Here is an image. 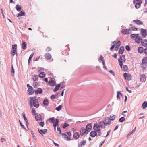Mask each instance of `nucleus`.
Masks as SVG:
<instances>
[{"label":"nucleus","instance_id":"f257e3e1","mask_svg":"<svg viewBox=\"0 0 147 147\" xmlns=\"http://www.w3.org/2000/svg\"><path fill=\"white\" fill-rule=\"evenodd\" d=\"M35 98H36V97H30L29 99H30V101H32V102L33 104V106L38 108L39 107L40 105L38 100L37 99H34Z\"/></svg>","mask_w":147,"mask_h":147},{"label":"nucleus","instance_id":"f03ea898","mask_svg":"<svg viewBox=\"0 0 147 147\" xmlns=\"http://www.w3.org/2000/svg\"><path fill=\"white\" fill-rule=\"evenodd\" d=\"M131 30L130 29H123L122 30L121 32L124 34H128L131 33Z\"/></svg>","mask_w":147,"mask_h":147},{"label":"nucleus","instance_id":"7ed1b4c3","mask_svg":"<svg viewBox=\"0 0 147 147\" xmlns=\"http://www.w3.org/2000/svg\"><path fill=\"white\" fill-rule=\"evenodd\" d=\"M92 125L91 123H90L88 124L86 126V130L87 131V133L86 134H88L89 132L92 129Z\"/></svg>","mask_w":147,"mask_h":147},{"label":"nucleus","instance_id":"20e7f679","mask_svg":"<svg viewBox=\"0 0 147 147\" xmlns=\"http://www.w3.org/2000/svg\"><path fill=\"white\" fill-rule=\"evenodd\" d=\"M141 32L142 35L144 37H145L147 35V30L146 29H141Z\"/></svg>","mask_w":147,"mask_h":147},{"label":"nucleus","instance_id":"39448f33","mask_svg":"<svg viewBox=\"0 0 147 147\" xmlns=\"http://www.w3.org/2000/svg\"><path fill=\"white\" fill-rule=\"evenodd\" d=\"M100 128L104 129L105 128V126L107 125L105 124V121H101L99 122L98 123Z\"/></svg>","mask_w":147,"mask_h":147},{"label":"nucleus","instance_id":"423d86ee","mask_svg":"<svg viewBox=\"0 0 147 147\" xmlns=\"http://www.w3.org/2000/svg\"><path fill=\"white\" fill-rule=\"evenodd\" d=\"M35 115V118L36 121H38L40 120L41 121L42 120V116L40 115L39 114L38 115V114H37L36 115Z\"/></svg>","mask_w":147,"mask_h":147},{"label":"nucleus","instance_id":"0eeeda50","mask_svg":"<svg viewBox=\"0 0 147 147\" xmlns=\"http://www.w3.org/2000/svg\"><path fill=\"white\" fill-rule=\"evenodd\" d=\"M33 90V88L32 86H29V88H28V92L29 95H31L34 93V91Z\"/></svg>","mask_w":147,"mask_h":147},{"label":"nucleus","instance_id":"6e6552de","mask_svg":"<svg viewBox=\"0 0 147 147\" xmlns=\"http://www.w3.org/2000/svg\"><path fill=\"white\" fill-rule=\"evenodd\" d=\"M80 134L81 136H83L85 134L87 133V131L84 127L82 128L80 130Z\"/></svg>","mask_w":147,"mask_h":147},{"label":"nucleus","instance_id":"1a4fd4ad","mask_svg":"<svg viewBox=\"0 0 147 147\" xmlns=\"http://www.w3.org/2000/svg\"><path fill=\"white\" fill-rule=\"evenodd\" d=\"M61 134L63 138L67 141H69L71 140V138L68 137L65 133H62Z\"/></svg>","mask_w":147,"mask_h":147},{"label":"nucleus","instance_id":"9d476101","mask_svg":"<svg viewBox=\"0 0 147 147\" xmlns=\"http://www.w3.org/2000/svg\"><path fill=\"white\" fill-rule=\"evenodd\" d=\"M135 42L137 43H140L141 42H142V38H140L139 36L138 37H136V38H135Z\"/></svg>","mask_w":147,"mask_h":147},{"label":"nucleus","instance_id":"9b49d317","mask_svg":"<svg viewBox=\"0 0 147 147\" xmlns=\"http://www.w3.org/2000/svg\"><path fill=\"white\" fill-rule=\"evenodd\" d=\"M111 121L110 119H109V117H107L105 119L104 121H105V124H106L107 125H109L111 124Z\"/></svg>","mask_w":147,"mask_h":147},{"label":"nucleus","instance_id":"f8f14e48","mask_svg":"<svg viewBox=\"0 0 147 147\" xmlns=\"http://www.w3.org/2000/svg\"><path fill=\"white\" fill-rule=\"evenodd\" d=\"M133 22L138 25H142L143 24L142 21L138 20H133Z\"/></svg>","mask_w":147,"mask_h":147},{"label":"nucleus","instance_id":"ddd939ff","mask_svg":"<svg viewBox=\"0 0 147 147\" xmlns=\"http://www.w3.org/2000/svg\"><path fill=\"white\" fill-rule=\"evenodd\" d=\"M45 57L47 60H50L51 58V56L49 53H47L45 55Z\"/></svg>","mask_w":147,"mask_h":147},{"label":"nucleus","instance_id":"4468645a","mask_svg":"<svg viewBox=\"0 0 147 147\" xmlns=\"http://www.w3.org/2000/svg\"><path fill=\"white\" fill-rule=\"evenodd\" d=\"M80 135L78 132L74 133L73 135V137L75 140L78 139L80 137Z\"/></svg>","mask_w":147,"mask_h":147},{"label":"nucleus","instance_id":"2eb2a0df","mask_svg":"<svg viewBox=\"0 0 147 147\" xmlns=\"http://www.w3.org/2000/svg\"><path fill=\"white\" fill-rule=\"evenodd\" d=\"M43 90L40 88H38L37 90H36L35 91V92L36 94H40L42 93Z\"/></svg>","mask_w":147,"mask_h":147},{"label":"nucleus","instance_id":"dca6fc26","mask_svg":"<svg viewBox=\"0 0 147 147\" xmlns=\"http://www.w3.org/2000/svg\"><path fill=\"white\" fill-rule=\"evenodd\" d=\"M146 79L145 75L143 74L141 75L140 77V80L142 82H144Z\"/></svg>","mask_w":147,"mask_h":147},{"label":"nucleus","instance_id":"f3484780","mask_svg":"<svg viewBox=\"0 0 147 147\" xmlns=\"http://www.w3.org/2000/svg\"><path fill=\"white\" fill-rule=\"evenodd\" d=\"M86 142V140H83L80 143H78V147H80V146H84Z\"/></svg>","mask_w":147,"mask_h":147},{"label":"nucleus","instance_id":"a211bd4d","mask_svg":"<svg viewBox=\"0 0 147 147\" xmlns=\"http://www.w3.org/2000/svg\"><path fill=\"white\" fill-rule=\"evenodd\" d=\"M97 135V133L95 131H92L90 134V135L92 137H94Z\"/></svg>","mask_w":147,"mask_h":147},{"label":"nucleus","instance_id":"6ab92c4d","mask_svg":"<svg viewBox=\"0 0 147 147\" xmlns=\"http://www.w3.org/2000/svg\"><path fill=\"white\" fill-rule=\"evenodd\" d=\"M99 125L97 123H95L93 127V129L95 131L96 130L100 128Z\"/></svg>","mask_w":147,"mask_h":147},{"label":"nucleus","instance_id":"aec40b11","mask_svg":"<svg viewBox=\"0 0 147 147\" xmlns=\"http://www.w3.org/2000/svg\"><path fill=\"white\" fill-rule=\"evenodd\" d=\"M26 13L23 11H21L19 13L17 14V16L18 17L20 16H25Z\"/></svg>","mask_w":147,"mask_h":147},{"label":"nucleus","instance_id":"412c9836","mask_svg":"<svg viewBox=\"0 0 147 147\" xmlns=\"http://www.w3.org/2000/svg\"><path fill=\"white\" fill-rule=\"evenodd\" d=\"M124 51V47L121 46L119 49V53L120 54H122Z\"/></svg>","mask_w":147,"mask_h":147},{"label":"nucleus","instance_id":"4be33fe9","mask_svg":"<svg viewBox=\"0 0 147 147\" xmlns=\"http://www.w3.org/2000/svg\"><path fill=\"white\" fill-rule=\"evenodd\" d=\"M121 45V42L120 41H118L117 42L116 44V45L115 47V49L116 51L117 50L119 47Z\"/></svg>","mask_w":147,"mask_h":147},{"label":"nucleus","instance_id":"5701e85b","mask_svg":"<svg viewBox=\"0 0 147 147\" xmlns=\"http://www.w3.org/2000/svg\"><path fill=\"white\" fill-rule=\"evenodd\" d=\"M144 48L143 47H140L138 49V52L140 53H142L144 51Z\"/></svg>","mask_w":147,"mask_h":147},{"label":"nucleus","instance_id":"b1692460","mask_svg":"<svg viewBox=\"0 0 147 147\" xmlns=\"http://www.w3.org/2000/svg\"><path fill=\"white\" fill-rule=\"evenodd\" d=\"M142 64L143 65H147V60L146 58H143L142 59Z\"/></svg>","mask_w":147,"mask_h":147},{"label":"nucleus","instance_id":"393cba45","mask_svg":"<svg viewBox=\"0 0 147 147\" xmlns=\"http://www.w3.org/2000/svg\"><path fill=\"white\" fill-rule=\"evenodd\" d=\"M56 86L55 87V88L53 90V91L54 92H56L59 88L61 86V84H57L56 85Z\"/></svg>","mask_w":147,"mask_h":147},{"label":"nucleus","instance_id":"a878e982","mask_svg":"<svg viewBox=\"0 0 147 147\" xmlns=\"http://www.w3.org/2000/svg\"><path fill=\"white\" fill-rule=\"evenodd\" d=\"M38 132L40 134H42V133L43 134H45L46 132H47V129H45L43 130L41 129L39 130V129H38Z\"/></svg>","mask_w":147,"mask_h":147},{"label":"nucleus","instance_id":"bb28decb","mask_svg":"<svg viewBox=\"0 0 147 147\" xmlns=\"http://www.w3.org/2000/svg\"><path fill=\"white\" fill-rule=\"evenodd\" d=\"M43 104L44 106H48L49 104V101L48 99H45L43 101Z\"/></svg>","mask_w":147,"mask_h":147},{"label":"nucleus","instance_id":"cd10ccee","mask_svg":"<svg viewBox=\"0 0 147 147\" xmlns=\"http://www.w3.org/2000/svg\"><path fill=\"white\" fill-rule=\"evenodd\" d=\"M22 117L24 118V120H25V121L26 123V125L27 126V124L28 123V121L27 118L25 116V113H22Z\"/></svg>","mask_w":147,"mask_h":147},{"label":"nucleus","instance_id":"c85d7f7f","mask_svg":"<svg viewBox=\"0 0 147 147\" xmlns=\"http://www.w3.org/2000/svg\"><path fill=\"white\" fill-rule=\"evenodd\" d=\"M139 36V34H131L130 35V36L131 38H136V37H138Z\"/></svg>","mask_w":147,"mask_h":147},{"label":"nucleus","instance_id":"c756f323","mask_svg":"<svg viewBox=\"0 0 147 147\" xmlns=\"http://www.w3.org/2000/svg\"><path fill=\"white\" fill-rule=\"evenodd\" d=\"M22 49L25 50L27 47V43L25 42H23L22 44Z\"/></svg>","mask_w":147,"mask_h":147},{"label":"nucleus","instance_id":"7c9ffc66","mask_svg":"<svg viewBox=\"0 0 147 147\" xmlns=\"http://www.w3.org/2000/svg\"><path fill=\"white\" fill-rule=\"evenodd\" d=\"M16 10L18 11H20L21 10V7L18 4H17L16 5Z\"/></svg>","mask_w":147,"mask_h":147},{"label":"nucleus","instance_id":"2f4dec72","mask_svg":"<svg viewBox=\"0 0 147 147\" xmlns=\"http://www.w3.org/2000/svg\"><path fill=\"white\" fill-rule=\"evenodd\" d=\"M45 76V73L44 72H41L39 75V77L40 78H43Z\"/></svg>","mask_w":147,"mask_h":147},{"label":"nucleus","instance_id":"473e14b6","mask_svg":"<svg viewBox=\"0 0 147 147\" xmlns=\"http://www.w3.org/2000/svg\"><path fill=\"white\" fill-rule=\"evenodd\" d=\"M115 118V115H110V117L109 118V119L111 121H113L114 120Z\"/></svg>","mask_w":147,"mask_h":147},{"label":"nucleus","instance_id":"72a5a7b5","mask_svg":"<svg viewBox=\"0 0 147 147\" xmlns=\"http://www.w3.org/2000/svg\"><path fill=\"white\" fill-rule=\"evenodd\" d=\"M142 3V2H140L138 3H137L136 4L135 7L136 9H138L140 8V4Z\"/></svg>","mask_w":147,"mask_h":147},{"label":"nucleus","instance_id":"f704fd0d","mask_svg":"<svg viewBox=\"0 0 147 147\" xmlns=\"http://www.w3.org/2000/svg\"><path fill=\"white\" fill-rule=\"evenodd\" d=\"M49 122H51L53 123H54L55 122V119L54 117H52L50 118L49 119Z\"/></svg>","mask_w":147,"mask_h":147},{"label":"nucleus","instance_id":"c9c22d12","mask_svg":"<svg viewBox=\"0 0 147 147\" xmlns=\"http://www.w3.org/2000/svg\"><path fill=\"white\" fill-rule=\"evenodd\" d=\"M147 107V102L146 101H145L142 104V107L143 109H145Z\"/></svg>","mask_w":147,"mask_h":147},{"label":"nucleus","instance_id":"e433bc0d","mask_svg":"<svg viewBox=\"0 0 147 147\" xmlns=\"http://www.w3.org/2000/svg\"><path fill=\"white\" fill-rule=\"evenodd\" d=\"M120 95L122 96V94L119 91H117V99H120Z\"/></svg>","mask_w":147,"mask_h":147},{"label":"nucleus","instance_id":"4c0bfd02","mask_svg":"<svg viewBox=\"0 0 147 147\" xmlns=\"http://www.w3.org/2000/svg\"><path fill=\"white\" fill-rule=\"evenodd\" d=\"M14 70L13 67V65H12L11 67V75L13 76H14Z\"/></svg>","mask_w":147,"mask_h":147},{"label":"nucleus","instance_id":"58836bf2","mask_svg":"<svg viewBox=\"0 0 147 147\" xmlns=\"http://www.w3.org/2000/svg\"><path fill=\"white\" fill-rule=\"evenodd\" d=\"M142 45L144 47L147 46V40L145 39L143 42H142Z\"/></svg>","mask_w":147,"mask_h":147},{"label":"nucleus","instance_id":"ea45409f","mask_svg":"<svg viewBox=\"0 0 147 147\" xmlns=\"http://www.w3.org/2000/svg\"><path fill=\"white\" fill-rule=\"evenodd\" d=\"M122 61V62H125V55H123L121 56L120 57V59Z\"/></svg>","mask_w":147,"mask_h":147},{"label":"nucleus","instance_id":"a19ab883","mask_svg":"<svg viewBox=\"0 0 147 147\" xmlns=\"http://www.w3.org/2000/svg\"><path fill=\"white\" fill-rule=\"evenodd\" d=\"M136 129V127H135L134 129L133 130L131 131L129 134H128L127 136V137H128L131 134H132L135 131Z\"/></svg>","mask_w":147,"mask_h":147},{"label":"nucleus","instance_id":"79ce46f5","mask_svg":"<svg viewBox=\"0 0 147 147\" xmlns=\"http://www.w3.org/2000/svg\"><path fill=\"white\" fill-rule=\"evenodd\" d=\"M122 68L123 71H127L128 70V67L126 65H123Z\"/></svg>","mask_w":147,"mask_h":147},{"label":"nucleus","instance_id":"37998d69","mask_svg":"<svg viewBox=\"0 0 147 147\" xmlns=\"http://www.w3.org/2000/svg\"><path fill=\"white\" fill-rule=\"evenodd\" d=\"M32 78L34 81H37L38 78V76L36 75H35L34 76H33Z\"/></svg>","mask_w":147,"mask_h":147},{"label":"nucleus","instance_id":"c03bdc74","mask_svg":"<svg viewBox=\"0 0 147 147\" xmlns=\"http://www.w3.org/2000/svg\"><path fill=\"white\" fill-rule=\"evenodd\" d=\"M118 62L119 63V65H120V67L122 68L123 66V63L122 61L120 60V59L119 58L118 59Z\"/></svg>","mask_w":147,"mask_h":147},{"label":"nucleus","instance_id":"a18cd8bd","mask_svg":"<svg viewBox=\"0 0 147 147\" xmlns=\"http://www.w3.org/2000/svg\"><path fill=\"white\" fill-rule=\"evenodd\" d=\"M34 55V53L32 54L30 56L29 59H28V63L29 64L30 61L31 60V59L32 58Z\"/></svg>","mask_w":147,"mask_h":147},{"label":"nucleus","instance_id":"49530a36","mask_svg":"<svg viewBox=\"0 0 147 147\" xmlns=\"http://www.w3.org/2000/svg\"><path fill=\"white\" fill-rule=\"evenodd\" d=\"M125 120V119L123 117H122L120 118L119 120V121L120 122H123Z\"/></svg>","mask_w":147,"mask_h":147},{"label":"nucleus","instance_id":"de8ad7c7","mask_svg":"<svg viewBox=\"0 0 147 147\" xmlns=\"http://www.w3.org/2000/svg\"><path fill=\"white\" fill-rule=\"evenodd\" d=\"M127 79L128 80H130L131 79V76L130 74H127Z\"/></svg>","mask_w":147,"mask_h":147},{"label":"nucleus","instance_id":"09e8293b","mask_svg":"<svg viewBox=\"0 0 147 147\" xmlns=\"http://www.w3.org/2000/svg\"><path fill=\"white\" fill-rule=\"evenodd\" d=\"M17 52L16 50H12L11 51V54L13 56H14L15 54V53Z\"/></svg>","mask_w":147,"mask_h":147},{"label":"nucleus","instance_id":"8fccbe9b","mask_svg":"<svg viewBox=\"0 0 147 147\" xmlns=\"http://www.w3.org/2000/svg\"><path fill=\"white\" fill-rule=\"evenodd\" d=\"M103 57L102 55H100V58H98V61L99 62H100L101 61H104Z\"/></svg>","mask_w":147,"mask_h":147},{"label":"nucleus","instance_id":"3c124183","mask_svg":"<svg viewBox=\"0 0 147 147\" xmlns=\"http://www.w3.org/2000/svg\"><path fill=\"white\" fill-rule=\"evenodd\" d=\"M62 106L61 105H60L56 108V110L57 111H59L61 110L62 108Z\"/></svg>","mask_w":147,"mask_h":147},{"label":"nucleus","instance_id":"603ef678","mask_svg":"<svg viewBox=\"0 0 147 147\" xmlns=\"http://www.w3.org/2000/svg\"><path fill=\"white\" fill-rule=\"evenodd\" d=\"M69 126V124L65 123L64 125L62 127L63 129H65L66 127Z\"/></svg>","mask_w":147,"mask_h":147},{"label":"nucleus","instance_id":"864d4df0","mask_svg":"<svg viewBox=\"0 0 147 147\" xmlns=\"http://www.w3.org/2000/svg\"><path fill=\"white\" fill-rule=\"evenodd\" d=\"M17 45L16 44L13 45L12 46V50H16V47Z\"/></svg>","mask_w":147,"mask_h":147},{"label":"nucleus","instance_id":"5fc2aeb1","mask_svg":"<svg viewBox=\"0 0 147 147\" xmlns=\"http://www.w3.org/2000/svg\"><path fill=\"white\" fill-rule=\"evenodd\" d=\"M54 81H55V79L54 78H51L50 80H49V83H52Z\"/></svg>","mask_w":147,"mask_h":147},{"label":"nucleus","instance_id":"6e6d98bb","mask_svg":"<svg viewBox=\"0 0 147 147\" xmlns=\"http://www.w3.org/2000/svg\"><path fill=\"white\" fill-rule=\"evenodd\" d=\"M29 105H30V107L31 109H32V107H33V105L32 102V101H30V100L29 101Z\"/></svg>","mask_w":147,"mask_h":147},{"label":"nucleus","instance_id":"4d7b16f0","mask_svg":"<svg viewBox=\"0 0 147 147\" xmlns=\"http://www.w3.org/2000/svg\"><path fill=\"white\" fill-rule=\"evenodd\" d=\"M125 49L127 51H130L131 49L129 45H127L125 46Z\"/></svg>","mask_w":147,"mask_h":147},{"label":"nucleus","instance_id":"13d9d810","mask_svg":"<svg viewBox=\"0 0 147 147\" xmlns=\"http://www.w3.org/2000/svg\"><path fill=\"white\" fill-rule=\"evenodd\" d=\"M32 113L33 114H34L35 115H36L37 113L36 112V111L34 109V108H32Z\"/></svg>","mask_w":147,"mask_h":147},{"label":"nucleus","instance_id":"bf43d9fd","mask_svg":"<svg viewBox=\"0 0 147 147\" xmlns=\"http://www.w3.org/2000/svg\"><path fill=\"white\" fill-rule=\"evenodd\" d=\"M53 124V126L54 127V129L55 131H56V127L57 126H59V124H57L55 123H54Z\"/></svg>","mask_w":147,"mask_h":147},{"label":"nucleus","instance_id":"052dcab7","mask_svg":"<svg viewBox=\"0 0 147 147\" xmlns=\"http://www.w3.org/2000/svg\"><path fill=\"white\" fill-rule=\"evenodd\" d=\"M19 121L20 123V125L21 126L22 128H23V129H26L25 127L22 124V123L21 122V121L20 120H19Z\"/></svg>","mask_w":147,"mask_h":147},{"label":"nucleus","instance_id":"680f3d73","mask_svg":"<svg viewBox=\"0 0 147 147\" xmlns=\"http://www.w3.org/2000/svg\"><path fill=\"white\" fill-rule=\"evenodd\" d=\"M141 67L142 68L143 71H144L146 69L145 67H146V65H141Z\"/></svg>","mask_w":147,"mask_h":147},{"label":"nucleus","instance_id":"e2e57ef3","mask_svg":"<svg viewBox=\"0 0 147 147\" xmlns=\"http://www.w3.org/2000/svg\"><path fill=\"white\" fill-rule=\"evenodd\" d=\"M56 98V95H52L51 97V100H53L55 99Z\"/></svg>","mask_w":147,"mask_h":147},{"label":"nucleus","instance_id":"0e129e2a","mask_svg":"<svg viewBox=\"0 0 147 147\" xmlns=\"http://www.w3.org/2000/svg\"><path fill=\"white\" fill-rule=\"evenodd\" d=\"M131 30L134 31H136L138 30V28L135 26H133L131 27Z\"/></svg>","mask_w":147,"mask_h":147},{"label":"nucleus","instance_id":"69168bd1","mask_svg":"<svg viewBox=\"0 0 147 147\" xmlns=\"http://www.w3.org/2000/svg\"><path fill=\"white\" fill-rule=\"evenodd\" d=\"M44 125V122H41L39 123V125L42 127H43Z\"/></svg>","mask_w":147,"mask_h":147},{"label":"nucleus","instance_id":"338daca9","mask_svg":"<svg viewBox=\"0 0 147 147\" xmlns=\"http://www.w3.org/2000/svg\"><path fill=\"white\" fill-rule=\"evenodd\" d=\"M127 111H123V112H122V115H123L124 117H126V115L125 113H127Z\"/></svg>","mask_w":147,"mask_h":147},{"label":"nucleus","instance_id":"774afa93","mask_svg":"<svg viewBox=\"0 0 147 147\" xmlns=\"http://www.w3.org/2000/svg\"><path fill=\"white\" fill-rule=\"evenodd\" d=\"M145 54L147 55V47H146L144 50Z\"/></svg>","mask_w":147,"mask_h":147}]
</instances>
